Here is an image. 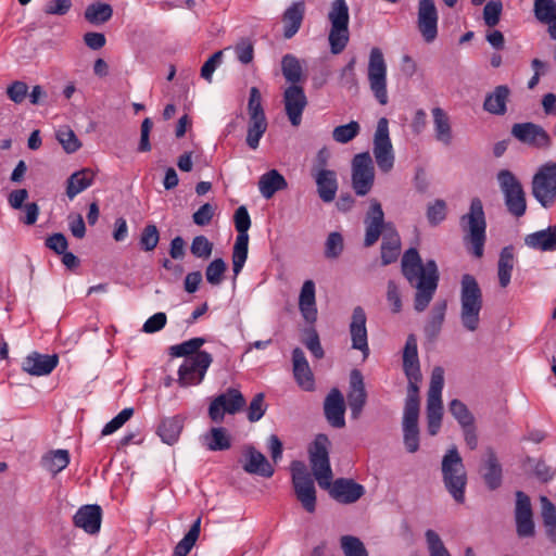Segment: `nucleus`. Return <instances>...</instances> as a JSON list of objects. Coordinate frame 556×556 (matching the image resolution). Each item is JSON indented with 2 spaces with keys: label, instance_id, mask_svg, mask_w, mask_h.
Instances as JSON below:
<instances>
[{
  "label": "nucleus",
  "instance_id": "20",
  "mask_svg": "<svg viewBox=\"0 0 556 556\" xmlns=\"http://www.w3.org/2000/svg\"><path fill=\"white\" fill-rule=\"evenodd\" d=\"M286 114L292 126L298 127L302 122V114L307 105V98L301 86H289L283 92Z\"/></svg>",
  "mask_w": 556,
  "mask_h": 556
},
{
  "label": "nucleus",
  "instance_id": "8",
  "mask_svg": "<svg viewBox=\"0 0 556 556\" xmlns=\"http://www.w3.org/2000/svg\"><path fill=\"white\" fill-rule=\"evenodd\" d=\"M497 182L507 211L517 218L523 216L527 211V201L521 182L508 169L497 173Z\"/></svg>",
  "mask_w": 556,
  "mask_h": 556
},
{
  "label": "nucleus",
  "instance_id": "22",
  "mask_svg": "<svg viewBox=\"0 0 556 556\" xmlns=\"http://www.w3.org/2000/svg\"><path fill=\"white\" fill-rule=\"evenodd\" d=\"M366 320L364 308L362 306L354 307L350 324L352 348L361 351L365 358L369 355Z\"/></svg>",
  "mask_w": 556,
  "mask_h": 556
},
{
  "label": "nucleus",
  "instance_id": "45",
  "mask_svg": "<svg viewBox=\"0 0 556 556\" xmlns=\"http://www.w3.org/2000/svg\"><path fill=\"white\" fill-rule=\"evenodd\" d=\"M540 503L546 534L552 541H556V507L546 496H541Z\"/></svg>",
  "mask_w": 556,
  "mask_h": 556
},
{
  "label": "nucleus",
  "instance_id": "40",
  "mask_svg": "<svg viewBox=\"0 0 556 556\" xmlns=\"http://www.w3.org/2000/svg\"><path fill=\"white\" fill-rule=\"evenodd\" d=\"M184 428V418L180 416H173L162 420L159 426L157 433L162 441L168 445L174 444Z\"/></svg>",
  "mask_w": 556,
  "mask_h": 556
},
{
  "label": "nucleus",
  "instance_id": "47",
  "mask_svg": "<svg viewBox=\"0 0 556 556\" xmlns=\"http://www.w3.org/2000/svg\"><path fill=\"white\" fill-rule=\"evenodd\" d=\"M113 15V9L108 3L94 2L85 10V18L91 24H103Z\"/></svg>",
  "mask_w": 556,
  "mask_h": 556
},
{
  "label": "nucleus",
  "instance_id": "12",
  "mask_svg": "<svg viewBox=\"0 0 556 556\" xmlns=\"http://www.w3.org/2000/svg\"><path fill=\"white\" fill-rule=\"evenodd\" d=\"M367 77L370 90L381 105L388 103L387 63L382 51L375 47L370 50Z\"/></svg>",
  "mask_w": 556,
  "mask_h": 556
},
{
  "label": "nucleus",
  "instance_id": "4",
  "mask_svg": "<svg viewBox=\"0 0 556 556\" xmlns=\"http://www.w3.org/2000/svg\"><path fill=\"white\" fill-rule=\"evenodd\" d=\"M442 480L446 491L458 504L465 502L467 472L458 450L453 446L446 451L441 463Z\"/></svg>",
  "mask_w": 556,
  "mask_h": 556
},
{
  "label": "nucleus",
  "instance_id": "56",
  "mask_svg": "<svg viewBox=\"0 0 556 556\" xmlns=\"http://www.w3.org/2000/svg\"><path fill=\"white\" fill-rule=\"evenodd\" d=\"M429 556H452L445 547L442 539L434 530H427L425 533Z\"/></svg>",
  "mask_w": 556,
  "mask_h": 556
},
{
  "label": "nucleus",
  "instance_id": "9",
  "mask_svg": "<svg viewBox=\"0 0 556 556\" xmlns=\"http://www.w3.org/2000/svg\"><path fill=\"white\" fill-rule=\"evenodd\" d=\"M290 470L298 501L307 513H314L316 510V489L312 475L301 460H293Z\"/></svg>",
  "mask_w": 556,
  "mask_h": 556
},
{
  "label": "nucleus",
  "instance_id": "33",
  "mask_svg": "<svg viewBox=\"0 0 556 556\" xmlns=\"http://www.w3.org/2000/svg\"><path fill=\"white\" fill-rule=\"evenodd\" d=\"M510 94V89L506 85H500L486 94L483 102V110L493 115H504L507 111V101Z\"/></svg>",
  "mask_w": 556,
  "mask_h": 556
},
{
  "label": "nucleus",
  "instance_id": "60",
  "mask_svg": "<svg viewBox=\"0 0 556 556\" xmlns=\"http://www.w3.org/2000/svg\"><path fill=\"white\" fill-rule=\"evenodd\" d=\"M56 138L67 153H74L80 148L75 132L68 127L60 128L56 131Z\"/></svg>",
  "mask_w": 556,
  "mask_h": 556
},
{
  "label": "nucleus",
  "instance_id": "38",
  "mask_svg": "<svg viewBox=\"0 0 556 556\" xmlns=\"http://www.w3.org/2000/svg\"><path fill=\"white\" fill-rule=\"evenodd\" d=\"M288 187L285 177L276 169H270L263 174L258 180V189L265 199H270L273 195Z\"/></svg>",
  "mask_w": 556,
  "mask_h": 556
},
{
  "label": "nucleus",
  "instance_id": "21",
  "mask_svg": "<svg viewBox=\"0 0 556 556\" xmlns=\"http://www.w3.org/2000/svg\"><path fill=\"white\" fill-rule=\"evenodd\" d=\"M327 490L333 500L342 504H353L365 494V488L362 484L346 478L331 481Z\"/></svg>",
  "mask_w": 556,
  "mask_h": 556
},
{
  "label": "nucleus",
  "instance_id": "54",
  "mask_svg": "<svg viewBox=\"0 0 556 556\" xmlns=\"http://www.w3.org/2000/svg\"><path fill=\"white\" fill-rule=\"evenodd\" d=\"M227 270V264L223 258L213 260L205 269L206 281L212 286H219Z\"/></svg>",
  "mask_w": 556,
  "mask_h": 556
},
{
  "label": "nucleus",
  "instance_id": "63",
  "mask_svg": "<svg viewBox=\"0 0 556 556\" xmlns=\"http://www.w3.org/2000/svg\"><path fill=\"white\" fill-rule=\"evenodd\" d=\"M503 4L500 0L489 1L483 9V21L489 27H494L498 24Z\"/></svg>",
  "mask_w": 556,
  "mask_h": 556
},
{
  "label": "nucleus",
  "instance_id": "62",
  "mask_svg": "<svg viewBox=\"0 0 556 556\" xmlns=\"http://www.w3.org/2000/svg\"><path fill=\"white\" fill-rule=\"evenodd\" d=\"M134 415V408L126 407L119 412L111 421H109L102 429V435H109L117 431L127 422Z\"/></svg>",
  "mask_w": 556,
  "mask_h": 556
},
{
  "label": "nucleus",
  "instance_id": "27",
  "mask_svg": "<svg viewBox=\"0 0 556 556\" xmlns=\"http://www.w3.org/2000/svg\"><path fill=\"white\" fill-rule=\"evenodd\" d=\"M244 459L243 469L248 473L270 478L275 472L274 467L267 460L265 455L253 446H248L245 448Z\"/></svg>",
  "mask_w": 556,
  "mask_h": 556
},
{
  "label": "nucleus",
  "instance_id": "64",
  "mask_svg": "<svg viewBox=\"0 0 556 556\" xmlns=\"http://www.w3.org/2000/svg\"><path fill=\"white\" fill-rule=\"evenodd\" d=\"M404 444L409 453H415L419 448V429L418 424H403Z\"/></svg>",
  "mask_w": 556,
  "mask_h": 556
},
{
  "label": "nucleus",
  "instance_id": "18",
  "mask_svg": "<svg viewBox=\"0 0 556 556\" xmlns=\"http://www.w3.org/2000/svg\"><path fill=\"white\" fill-rule=\"evenodd\" d=\"M511 135L520 142L538 149H547L552 143L546 130L542 126L530 122L514 124Z\"/></svg>",
  "mask_w": 556,
  "mask_h": 556
},
{
  "label": "nucleus",
  "instance_id": "57",
  "mask_svg": "<svg viewBox=\"0 0 556 556\" xmlns=\"http://www.w3.org/2000/svg\"><path fill=\"white\" fill-rule=\"evenodd\" d=\"M444 386V370L442 367H434L430 378L427 400L442 401V389Z\"/></svg>",
  "mask_w": 556,
  "mask_h": 556
},
{
  "label": "nucleus",
  "instance_id": "59",
  "mask_svg": "<svg viewBox=\"0 0 556 556\" xmlns=\"http://www.w3.org/2000/svg\"><path fill=\"white\" fill-rule=\"evenodd\" d=\"M159 241H160V232H159L157 227L153 224L147 225L142 229L141 235H140V240H139L140 248L146 252L153 251L156 248Z\"/></svg>",
  "mask_w": 556,
  "mask_h": 556
},
{
  "label": "nucleus",
  "instance_id": "26",
  "mask_svg": "<svg viewBox=\"0 0 556 556\" xmlns=\"http://www.w3.org/2000/svg\"><path fill=\"white\" fill-rule=\"evenodd\" d=\"M102 510L99 505H84L73 517L74 525L89 534L100 531Z\"/></svg>",
  "mask_w": 556,
  "mask_h": 556
},
{
  "label": "nucleus",
  "instance_id": "24",
  "mask_svg": "<svg viewBox=\"0 0 556 556\" xmlns=\"http://www.w3.org/2000/svg\"><path fill=\"white\" fill-rule=\"evenodd\" d=\"M324 413L331 427L340 429L345 426V403L343 394L339 389H332L326 396Z\"/></svg>",
  "mask_w": 556,
  "mask_h": 556
},
{
  "label": "nucleus",
  "instance_id": "6",
  "mask_svg": "<svg viewBox=\"0 0 556 556\" xmlns=\"http://www.w3.org/2000/svg\"><path fill=\"white\" fill-rule=\"evenodd\" d=\"M330 31L328 36L330 50L333 54L341 53L350 39L349 7L345 0H333L328 12Z\"/></svg>",
  "mask_w": 556,
  "mask_h": 556
},
{
  "label": "nucleus",
  "instance_id": "52",
  "mask_svg": "<svg viewBox=\"0 0 556 556\" xmlns=\"http://www.w3.org/2000/svg\"><path fill=\"white\" fill-rule=\"evenodd\" d=\"M448 410L453 417L458 421L460 427L472 426L475 418L468 407L459 400H452L448 404Z\"/></svg>",
  "mask_w": 556,
  "mask_h": 556
},
{
  "label": "nucleus",
  "instance_id": "37",
  "mask_svg": "<svg viewBox=\"0 0 556 556\" xmlns=\"http://www.w3.org/2000/svg\"><path fill=\"white\" fill-rule=\"evenodd\" d=\"M94 176V172L90 168H83L73 173L67 179L66 195L73 200L78 193L92 185Z\"/></svg>",
  "mask_w": 556,
  "mask_h": 556
},
{
  "label": "nucleus",
  "instance_id": "51",
  "mask_svg": "<svg viewBox=\"0 0 556 556\" xmlns=\"http://www.w3.org/2000/svg\"><path fill=\"white\" fill-rule=\"evenodd\" d=\"M340 545L344 556H369L364 543L354 535H343Z\"/></svg>",
  "mask_w": 556,
  "mask_h": 556
},
{
  "label": "nucleus",
  "instance_id": "58",
  "mask_svg": "<svg viewBox=\"0 0 556 556\" xmlns=\"http://www.w3.org/2000/svg\"><path fill=\"white\" fill-rule=\"evenodd\" d=\"M356 58H352L340 72V85L348 90L357 91L358 81L355 74Z\"/></svg>",
  "mask_w": 556,
  "mask_h": 556
},
{
  "label": "nucleus",
  "instance_id": "11",
  "mask_svg": "<svg viewBox=\"0 0 556 556\" xmlns=\"http://www.w3.org/2000/svg\"><path fill=\"white\" fill-rule=\"evenodd\" d=\"M532 194L545 208L551 207L556 200V163L542 165L532 179Z\"/></svg>",
  "mask_w": 556,
  "mask_h": 556
},
{
  "label": "nucleus",
  "instance_id": "28",
  "mask_svg": "<svg viewBox=\"0 0 556 556\" xmlns=\"http://www.w3.org/2000/svg\"><path fill=\"white\" fill-rule=\"evenodd\" d=\"M299 309L302 317L308 324H314L317 319L316 288L311 279L302 285L299 295Z\"/></svg>",
  "mask_w": 556,
  "mask_h": 556
},
{
  "label": "nucleus",
  "instance_id": "25",
  "mask_svg": "<svg viewBox=\"0 0 556 556\" xmlns=\"http://www.w3.org/2000/svg\"><path fill=\"white\" fill-rule=\"evenodd\" d=\"M58 364L59 357L56 354L47 355L33 352L24 358L22 369L31 376H47L53 371Z\"/></svg>",
  "mask_w": 556,
  "mask_h": 556
},
{
  "label": "nucleus",
  "instance_id": "5",
  "mask_svg": "<svg viewBox=\"0 0 556 556\" xmlns=\"http://www.w3.org/2000/svg\"><path fill=\"white\" fill-rule=\"evenodd\" d=\"M460 227L466 233V242L470 244V252L476 257H481L485 242L486 223L483 205L479 198L471 200L469 212L460 218Z\"/></svg>",
  "mask_w": 556,
  "mask_h": 556
},
{
  "label": "nucleus",
  "instance_id": "34",
  "mask_svg": "<svg viewBox=\"0 0 556 556\" xmlns=\"http://www.w3.org/2000/svg\"><path fill=\"white\" fill-rule=\"evenodd\" d=\"M481 473L486 486L490 490L497 489L502 483V467L495 453L492 450H488L485 454L484 465L481 469Z\"/></svg>",
  "mask_w": 556,
  "mask_h": 556
},
{
  "label": "nucleus",
  "instance_id": "41",
  "mask_svg": "<svg viewBox=\"0 0 556 556\" xmlns=\"http://www.w3.org/2000/svg\"><path fill=\"white\" fill-rule=\"evenodd\" d=\"M515 265L514 248L511 245L505 247L500 253L497 263V276L500 286L506 288L511 278V271Z\"/></svg>",
  "mask_w": 556,
  "mask_h": 556
},
{
  "label": "nucleus",
  "instance_id": "53",
  "mask_svg": "<svg viewBox=\"0 0 556 556\" xmlns=\"http://www.w3.org/2000/svg\"><path fill=\"white\" fill-rule=\"evenodd\" d=\"M361 131V126L356 121H351L345 125L337 126L332 130V138L336 142L348 143L353 140Z\"/></svg>",
  "mask_w": 556,
  "mask_h": 556
},
{
  "label": "nucleus",
  "instance_id": "46",
  "mask_svg": "<svg viewBox=\"0 0 556 556\" xmlns=\"http://www.w3.org/2000/svg\"><path fill=\"white\" fill-rule=\"evenodd\" d=\"M201 519L198 518L185 536L177 543L173 556H187L200 535Z\"/></svg>",
  "mask_w": 556,
  "mask_h": 556
},
{
  "label": "nucleus",
  "instance_id": "10",
  "mask_svg": "<svg viewBox=\"0 0 556 556\" xmlns=\"http://www.w3.org/2000/svg\"><path fill=\"white\" fill-rule=\"evenodd\" d=\"M235 227L238 232L232 249V271L235 278L241 273L247 258L249 249V233L251 218L245 206H239L233 215Z\"/></svg>",
  "mask_w": 556,
  "mask_h": 556
},
{
  "label": "nucleus",
  "instance_id": "16",
  "mask_svg": "<svg viewBox=\"0 0 556 556\" xmlns=\"http://www.w3.org/2000/svg\"><path fill=\"white\" fill-rule=\"evenodd\" d=\"M245 405V399L242 393L233 388L217 395L210 404L208 416L214 422H222L225 414L233 415L241 410Z\"/></svg>",
  "mask_w": 556,
  "mask_h": 556
},
{
  "label": "nucleus",
  "instance_id": "17",
  "mask_svg": "<svg viewBox=\"0 0 556 556\" xmlns=\"http://www.w3.org/2000/svg\"><path fill=\"white\" fill-rule=\"evenodd\" d=\"M439 14L434 0H418L417 29L427 43L433 42L438 37Z\"/></svg>",
  "mask_w": 556,
  "mask_h": 556
},
{
  "label": "nucleus",
  "instance_id": "44",
  "mask_svg": "<svg viewBox=\"0 0 556 556\" xmlns=\"http://www.w3.org/2000/svg\"><path fill=\"white\" fill-rule=\"evenodd\" d=\"M68 463L70 453L67 450H55L42 457V466L53 475L66 468Z\"/></svg>",
  "mask_w": 556,
  "mask_h": 556
},
{
  "label": "nucleus",
  "instance_id": "19",
  "mask_svg": "<svg viewBox=\"0 0 556 556\" xmlns=\"http://www.w3.org/2000/svg\"><path fill=\"white\" fill-rule=\"evenodd\" d=\"M515 521L519 538L534 535L535 530L530 497L522 491L516 492Z\"/></svg>",
  "mask_w": 556,
  "mask_h": 556
},
{
  "label": "nucleus",
  "instance_id": "7",
  "mask_svg": "<svg viewBox=\"0 0 556 556\" xmlns=\"http://www.w3.org/2000/svg\"><path fill=\"white\" fill-rule=\"evenodd\" d=\"M330 441L326 434H317L308 448L312 473L321 489H329L333 473L329 460Z\"/></svg>",
  "mask_w": 556,
  "mask_h": 556
},
{
  "label": "nucleus",
  "instance_id": "13",
  "mask_svg": "<svg viewBox=\"0 0 556 556\" xmlns=\"http://www.w3.org/2000/svg\"><path fill=\"white\" fill-rule=\"evenodd\" d=\"M372 153L377 166L382 173H389L393 168L395 157L389 136V122L386 117H381L377 123Z\"/></svg>",
  "mask_w": 556,
  "mask_h": 556
},
{
  "label": "nucleus",
  "instance_id": "2",
  "mask_svg": "<svg viewBox=\"0 0 556 556\" xmlns=\"http://www.w3.org/2000/svg\"><path fill=\"white\" fill-rule=\"evenodd\" d=\"M364 224V245L366 248L374 245L379 240V237L382 236L381 263L383 266L394 263L400 255L401 239L393 225L384 223V213L378 200H370V206L366 213Z\"/></svg>",
  "mask_w": 556,
  "mask_h": 556
},
{
  "label": "nucleus",
  "instance_id": "50",
  "mask_svg": "<svg viewBox=\"0 0 556 556\" xmlns=\"http://www.w3.org/2000/svg\"><path fill=\"white\" fill-rule=\"evenodd\" d=\"M533 11L540 23L547 24L556 17V1L534 0Z\"/></svg>",
  "mask_w": 556,
  "mask_h": 556
},
{
  "label": "nucleus",
  "instance_id": "36",
  "mask_svg": "<svg viewBox=\"0 0 556 556\" xmlns=\"http://www.w3.org/2000/svg\"><path fill=\"white\" fill-rule=\"evenodd\" d=\"M525 242L529 248L541 251L556 250V226L528 235Z\"/></svg>",
  "mask_w": 556,
  "mask_h": 556
},
{
  "label": "nucleus",
  "instance_id": "30",
  "mask_svg": "<svg viewBox=\"0 0 556 556\" xmlns=\"http://www.w3.org/2000/svg\"><path fill=\"white\" fill-rule=\"evenodd\" d=\"M317 186V192L319 198L326 202H332L338 191L337 174L331 169H318L316 173H312Z\"/></svg>",
  "mask_w": 556,
  "mask_h": 556
},
{
  "label": "nucleus",
  "instance_id": "3",
  "mask_svg": "<svg viewBox=\"0 0 556 556\" xmlns=\"http://www.w3.org/2000/svg\"><path fill=\"white\" fill-rule=\"evenodd\" d=\"M483 306V296L477 279L465 274L460 281V312L459 318L463 327L473 332L480 325V313Z\"/></svg>",
  "mask_w": 556,
  "mask_h": 556
},
{
  "label": "nucleus",
  "instance_id": "61",
  "mask_svg": "<svg viewBox=\"0 0 556 556\" xmlns=\"http://www.w3.org/2000/svg\"><path fill=\"white\" fill-rule=\"evenodd\" d=\"M190 251L195 257L206 260L212 255L213 243L203 235L195 236L192 240Z\"/></svg>",
  "mask_w": 556,
  "mask_h": 556
},
{
  "label": "nucleus",
  "instance_id": "23",
  "mask_svg": "<svg viewBox=\"0 0 556 556\" xmlns=\"http://www.w3.org/2000/svg\"><path fill=\"white\" fill-rule=\"evenodd\" d=\"M367 393L362 372L353 369L350 374V390L348 392V403L351 410V417L357 419L366 404Z\"/></svg>",
  "mask_w": 556,
  "mask_h": 556
},
{
  "label": "nucleus",
  "instance_id": "42",
  "mask_svg": "<svg viewBox=\"0 0 556 556\" xmlns=\"http://www.w3.org/2000/svg\"><path fill=\"white\" fill-rule=\"evenodd\" d=\"M281 72L286 80L290 83V86H299V83L305 80L301 62L293 54L282 56Z\"/></svg>",
  "mask_w": 556,
  "mask_h": 556
},
{
  "label": "nucleus",
  "instance_id": "55",
  "mask_svg": "<svg viewBox=\"0 0 556 556\" xmlns=\"http://www.w3.org/2000/svg\"><path fill=\"white\" fill-rule=\"evenodd\" d=\"M267 122H249L245 142L252 150H256L260 141L267 130Z\"/></svg>",
  "mask_w": 556,
  "mask_h": 556
},
{
  "label": "nucleus",
  "instance_id": "14",
  "mask_svg": "<svg viewBox=\"0 0 556 556\" xmlns=\"http://www.w3.org/2000/svg\"><path fill=\"white\" fill-rule=\"evenodd\" d=\"M212 362V355L205 351L185 358L178 370L179 386L186 388L202 382Z\"/></svg>",
  "mask_w": 556,
  "mask_h": 556
},
{
  "label": "nucleus",
  "instance_id": "35",
  "mask_svg": "<svg viewBox=\"0 0 556 556\" xmlns=\"http://www.w3.org/2000/svg\"><path fill=\"white\" fill-rule=\"evenodd\" d=\"M202 444L212 452L226 451L231 447V437L223 427L211 428L201 437Z\"/></svg>",
  "mask_w": 556,
  "mask_h": 556
},
{
  "label": "nucleus",
  "instance_id": "15",
  "mask_svg": "<svg viewBox=\"0 0 556 556\" xmlns=\"http://www.w3.org/2000/svg\"><path fill=\"white\" fill-rule=\"evenodd\" d=\"M375 181V167L368 152L356 154L352 161V187L359 197L368 194Z\"/></svg>",
  "mask_w": 556,
  "mask_h": 556
},
{
  "label": "nucleus",
  "instance_id": "29",
  "mask_svg": "<svg viewBox=\"0 0 556 556\" xmlns=\"http://www.w3.org/2000/svg\"><path fill=\"white\" fill-rule=\"evenodd\" d=\"M305 15V2L303 0L291 3L282 14L283 37L292 38L301 28Z\"/></svg>",
  "mask_w": 556,
  "mask_h": 556
},
{
  "label": "nucleus",
  "instance_id": "1",
  "mask_svg": "<svg viewBox=\"0 0 556 556\" xmlns=\"http://www.w3.org/2000/svg\"><path fill=\"white\" fill-rule=\"evenodd\" d=\"M402 274L409 285L416 289L414 308L424 312L431 302L438 288L439 270L433 260L422 264L418 251L408 249L402 257Z\"/></svg>",
  "mask_w": 556,
  "mask_h": 556
},
{
  "label": "nucleus",
  "instance_id": "43",
  "mask_svg": "<svg viewBox=\"0 0 556 556\" xmlns=\"http://www.w3.org/2000/svg\"><path fill=\"white\" fill-rule=\"evenodd\" d=\"M446 307H447V305H446L445 301L438 302L432 307L429 320L426 324L425 329H424L425 334L430 340L437 338V336L439 334L442 324L445 318Z\"/></svg>",
  "mask_w": 556,
  "mask_h": 556
},
{
  "label": "nucleus",
  "instance_id": "48",
  "mask_svg": "<svg viewBox=\"0 0 556 556\" xmlns=\"http://www.w3.org/2000/svg\"><path fill=\"white\" fill-rule=\"evenodd\" d=\"M249 122H267L265 111L262 104V96L257 87L250 89L248 101Z\"/></svg>",
  "mask_w": 556,
  "mask_h": 556
},
{
  "label": "nucleus",
  "instance_id": "39",
  "mask_svg": "<svg viewBox=\"0 0 556 556\" xmlns=\"http://www.w3.org/2000/svg\"><path fill=\"white\" fill-rule=\"evenodd\" d=\"M403 369L406 376H412L415 379L417 372H421L415 334H409L406 339L403 351Z\"/></svg>",
  "mask_w": 556,
  "mask_h": 556
},
{
  "label": "nucleus",
  "instance_id": "32",
  "mask_svg": "<svg viewBox=\"0 0 556 556\" xmlns=\"http://www.w3.org/2000/svg\"><path fill=\"white\" fill-rule=\"evenodd\" d=\"M431 114L435 140L443 146H451L453 142V130L448 114L439 106L433 108Z\"/></svg>",
  "mask_w": 556,
  "mask_h": 556
},
{
  "label": "nucleus",
  "instance_id": "31",
  "mask_svg": "<svg viewBox=\"0 0 556 556\" xmlns=\"http://www.w3.org/2000/svg\"><path fill=\"white\" fill-rule=\"evenodd\" d=\"M293 374L298 384L305 391L314 389V378L304 352L295 348L292 352Z\"/></svg>",
  "mask_w": 556,
  "mask_h": 556
},
{
  "label": "nucleus",
  "instance_id": "49",
  "mask_svg": "<svg viewBox=\"0 0 556 556\" xmlns=\"http://www.w3.org/2000/svg\"><path fill=\"white\" fill-rule=\"evenodd\" d=\"M204 342L205 340L203 338H192L180 344L170 346L169 353L175 357L185 356L187 358L199 353V349L204 344Z\"/></svg>",
  "mask_w": 556,
  "mask_h": 556
}]
</instances>
